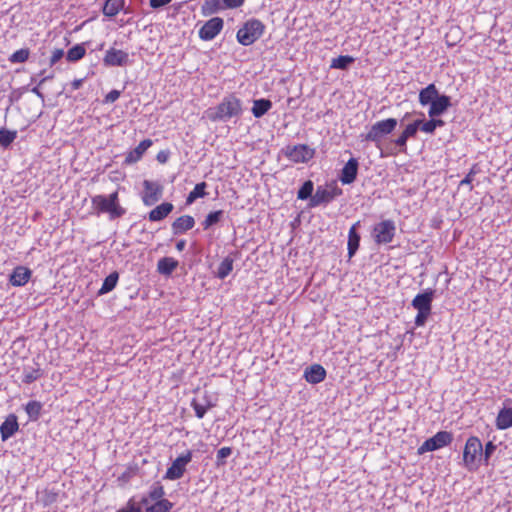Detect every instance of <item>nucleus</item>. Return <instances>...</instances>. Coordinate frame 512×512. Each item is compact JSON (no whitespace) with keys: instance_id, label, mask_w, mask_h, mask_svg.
I'll use <instances>...</instances> for the list:
<instances>
[{"instance_id":"nucleus-35","label":"nucleus","mask_w":512,"mask_h":512,"mask_svg":"<svg viewBox=\"0 0 512 512\" xmlns=\"http://www.w3.org/2000/svg\"><path fill=\"white\" fill-rule=\"evenodd\" d=\"M353 62H354V58L352 56H349V55L339 56L332 60L331 68L345 70Z\"/></svg>"},{"instance_id":"nucleus-56","label":"nucleus","mask_w":512,"mask_h":512,"mask_svg":"<svg viewBox=\"0 0 512 512\" xmlns=\"http://www.w3.org/2000/svg\"><path fill=\"white\" fill-rule=\"evenodd\" d=\"M185 246H186V241H185V240H180V241H178V242H177V244H176V249H177L178 251H183V250H184V248H185Z\"/></svg>"},{"instance_id":"nucleus-48","label":"nucleus","mask_w":512,"mask_h":512,"mask_svg":"<svg viewBox=\"0 0 512 512\" xmlns=\"http://www.w3.org/2000/svg\"><path fill=\"white\" fill-rule=\"evenodd\" d=\"M225 8L234 9L240 7L245 0H222Z\"/></svg>"},{"instance_id":"nucleus-24","label":"nucleus","mask_w":512,"mask_h":512,"mask_svg":"<svg viewBox=\"0 0 512 512\" xmlns=\"http://www.w3.org/2000/svg\"><path fill=\"white\" fill-rule=\"evenodd\" d=\"M178 261L171 257H164L158 261L157 269L162 275H171L172 272L177 268Z\"/></svg>"},{"instance_id":"nucleus-34","label":"nucleus","mask_w":512,"mask_h":512,"mask_svg":"<svg viewBox=\"0 0 512 512\" xmlns=\"http://www.w3.org/2000/svg\"><path fill=\"white\" fill-rule=\"evenodd\" d=\"M17 131L0 129V146L7 148L16 139Z\"/></svg>"},{"instance_id":"nucleus-7","label":"nucleus","mask_w":512,"mask_h":512,"mask_svg":"<svg viewBox=\"0 0 512 512\" xmlns=\"http://www.w3.org/2000/svg\"><path fill=\"white\" fill-rule=\"evenodd\" d=\"M453 435L447 431H440L433 437L427 439L418 449L419 454L435 451L451 443Z\"/></svg>"},{"instance_id":"nucleus-46","label":"nucleus","mask_w":512,"mask_h":512,"mask_svg":"<svg viewBox=\"0 0 512 512\" xmlns=\"http://www.w3.org/2000/svg\"><path fill=\"white\" fill-rule=\"evenodd\" d=\"M232 453V449L230 447H222L217 451V461H223L225 458L229 457Z\"/></svg>"},{"instance_id":"nucleus-8","label":"nucleus","mask_w":512,"mask_h":512,"mask_svg":"<svg viewBox=\"0 0 512 512\" xmlns=\"http://www.w3.org/2000/svg\"><path fill=\"white\" fill-rule=\"evenodd\" d=\"M341 194L342 190L336 185L326 188L319 186L315 194L311 197V202L309 203V205L311 207H316L321 204H327L337 196H340Z\"/></svg>"},{"instance_id":"nucleus-42","label":"nucleus","mask_w":512,"mask_h":512,"mask_svg":"<svg viewBox=\"0 0 512 512\" xmlns=\"http://www.w3.org/2000/svg\"><path fill=\"white\" fill-rule=\"evenodd\" d=\"M422 124V120H416L411 124H408L406 128L404 129L403 133L410 137H414Z\"/></svg>"},{"instance_id":"nucleus-37","label":"nucleus","mask_w":512,"mask_h":512,"mask_svg":"<svg viewBox=\"0 0 512 512\" xmlns=\"http://www.w3.org/2000/svg\"><path fill=\"white\" fill-rule=\"evenodd\" d=\"M313 182L308 180L304 182V184L301 186V188L298 190L297 197L301 200H306L308 198L311 199V197L314 195L313 193Z\"/></svg>"},{"instance_id":"nucleus-9","label":"nucleus","mask_w":512,"mask_h":512,"mask_svg":"<svg viewBox=\"0 0 512 512\" xmlns=\"http://www.w3.org/2000/svg\"><path fill=\"white\" fill-rule=\"evenodd\" d=\"M192 459V452L187 451L185 454L177 457L171 464V466L167 469L165 478L170 480H176L183 476L185 472L186 465Z\"/></svg>"},{"instance_id":"nucleus-31","label":"nucleus","mask_w":512,"mask_h":512,"mask_svg":"<svg viewBox=\"0 0 512 512\" xmlns=\"http://www.w3.org/2000/svg\"><path fill=\"white\" fill-rule=\"evenodd\" d=\"M233 269V259L230 257H226L220 263L217 270V277L220 279L226 278Z\"/></svg>"},{"instance_id":"nucleus-57","label":"nucleus","mask_w":512,"mask_h":512,"mask_svg":"<svg viewBox=\"0 0 512 512\" xmlns=\"http://www.w3.org/2000/svg\"><path fill=\"white\" fill-rule=\"evenodd\" d=\"M56 500V494H49L45 500V504L52 503Z\"/></svg>"},{"instance_id":"nucleus-61","label":"nucleus","mask_w":512,"mask_h":512,"mask_svg":"<svg viewBox=\"0 0 512 512\" xmlns=\"http://www.w3.org/2000/svg\"><path fill=\"white\" fill-rule=\"evenodd\" d=\"M52 76H47V77H44L40 82H39V86L42 85L46 80L48 79H51Z\"/></svg>"},{"instance_id":"nucleus-45","label":"nucleus","mask_w":512,"mask_h":512,"mask_svg":"<svg viewBox=\"0 0 512 512\" xmlns=\"http://www.w3.org/2000/svg\"><path fill=\"white\" fill-rule=\"evenodd\" d=\"M430 311H418V314L415 318V324L417 326H423L430 315Z\"/></svg>"},{"instance_id":"nucleus-54","label":"nucleus","mask_w":512,"mask_h":512,"mask_svg":"<svg viewBox=\"0 0 512 512\" xmlns=\"http://www.w3.org/2000/svg\"><path fill=\"white\" fill-rule=\"evenodd\" d=\"M473 176H474V171L471 170L467 175L466 177L461 180L460 182V186H464V185H470L471 182L473 181Z\"/></svg>"},{"instance_id":"nucleus-39","label":"nucleus","mask_w":512,"mask_h":512,"mask_svg":"<svg viewBox=\"0 0 512 512\" xmlns=\"http://www.w3.org/2000/svg\"><path fill=\"white\" fill-rule=\"evenodd\" d=\"M223 213L224 212L222 210H218V211L209 213L202 223L204 229H208L212 225L218 223L220 221V219L222 218Z\"/></svg>"},{"instance_id":"nucleus-12","label":"nucleus","mask_w":512,"mask_h":512,"mask_svg":"<svg viewBox=\"0 0 512 512\" xmlns=\"http://www.w3.org/2000/svg\"><path fill=\"white\" fill-rule=\"evenodd\" d=\"M223 28V20L214 17L208 20L199 30V36L203 40H212Z\"/></svg>"},{"instance_id":"nucleus-55","label":"nucleus","mask_w":512,"mask_h":512,"mask_svg":"<svg viewBox=\"0 0 512 512\" xmlns=\"http://www.w3.org/2000/svg\"><path fill=\"white\" fill-rule=\"evenodd\" d=\"M83 84V79H75L72 83H71V86H72V89L73 90H77L79 89Z\"/></svg>"},{"instance_id":"nucleus-51","label":"nucleus","mask_w":512,"mask_h":512,"mask_svg":"<svg viewBox=\"0 0 512 512\" xmlns=\"http://www.w3.org/2000/svg\"><path fill=\"white\" fill-rule=\"evenodd\" d=\"M117 512H141V508L130 501L125 508H122Z\"/></svg>"},{"instance_id":"nucleus-22","label":"nucleus","mask_w":512,"mask_h":512,"mask_svg":"<svg viewBox=\"0 0 512 512\" xmlns=\"http://www.w3.org/2000/svg\"><path fill=\"white\" fill-rule=\"evenodd\" d=\"M495 424L499 430H506L512 427V408H502L496 417Z\"/></svg>"},{"instance_id":"nucleus-29","label":"nucleus","mask_w":512,"mask_h":512,"mask_svg":"<svg viewBox=\"0 0 512 512\" xmlns=\"http://www.w3.org/2000/svg\"><path fill=\"white\" fill-rule=\"evenodd\" d=\"M118 279H119V275L117 272H113V273L109 274L104 279L102 287L98 291V295H104V294L112 291L115 288V286L118 282Z\"/></svg>"},{"instance_id":"nucleus-15","label":"nucleus","mask_w":512,"mask_h":512,"mask_svg":"<svg viewBox=\"0 0 512 512\" xmlns=\"http://www.w3.org/2000/svg\"><path fill=\"white\" fill-rule=\"evenodd\" d=\"M434 297V290L428 289L423 293L417 294L412 301V306L418 311H430Z\"/></svg>"},{"instance_id":"nucleus-33","label":"nucleus","mask_w":512,"mask_h":512,"mask_svg":"<svg viewBox=\"0 0 512 512\" xmlns=\"http://www.w3.org/2000/svg\"><path fill=\"white\" fill-rule=\"evenodd\" d=\"M173 507V503L169 500H160L146 508L145 512H169Z\"/></svg>"},{"instance_id":"nucleus-59","label":"nucleus","mask_w":512,"mask_h":512,"mask_svg":"<svg viewBox=\"0 0 512 512\" xmlns=\"http://www.w3.org/2000/svg\"><path fill=\"white\" fill-rule=\"evenodd\" d=\"M32 92H33L34 94H36L38 97L43 98V94L40 92V90H39V87H38V86H37V87H34V88L32 89Z\"/></svg>"},{"instance_id":"nucleus-11","label":"nucleus","mask_w":512,"mask_h":512,"mask_svg":"<svg viewBox=\"0 0 512 512\" xmlns=\"http://www.w3.org/2000/svg\"><path fill=\"white\" fill-rule=\"evenodd\" d=\"M314 155V151L307 145H296L287 147L286 156L293 162H307Z\"/></svg>"},{"instance_id":"nucleus-40","label":"nucleus","mask_w":512,"mask_h":512,"mask_svg":"<svg viewBox=\"0 0 512 512\" xmlns=\"http://www.w3.org/2000/svg\"><path fill=\"white\" fill-rule=\"evenodd\" d=\"M29 54V49L17 50L10 56L9 61L11 63H23L28 59Z\"/></svg>"},{"instance_id":"nucleus-10","label":"nucleus","mask_w":512,"mask_h":512,"mask_svg":"<svg viewBox=\"0 0 512 512\" xmlns=\"http://www.w3.org/2000/svg\"><path fill=\"white\" fill-rule=\"evenodd\" d=\"M144 193L142 201L146 206H152L162 197V186L156 182L145 180L143 182Z\"/></svg>"},{"instance_id":"nucleus-49","label":"nucleus","mask_w":512,"mask_h":512,"mask_svg":"<svg viewBox=\"0 0 512 512\" xmlns=\"http://www.w3.org/2000/svg\"><path fill=\"white\" fill-rule=\"evenodd\" d=\"M64 55V52L62 49H55L52 52L51 58H50V64L54 65L56 64Z\"/></svg>"},{"instance_id":"nucleus-32","label":"nucleus","mask_w":512,"mask_h":512,"mask_svg":"<svg viewBox=\"0 0 512 512\" xmlns=\"http://www.w3.org/2000/svg\"><path fill=\"white\" fill-rule=\"evenodd\" d=\"M206 183L201 182L195 185L194 189L189 193L186 203L192 204L197 198L204 197L206 195L205 188Z\"/></svg>"},{"instance_id":"nucleus-16","label":"nucleus","mask_w":512,"mask_h":512,"mask_svg":"<svg viewBox=\"0 0 512 512\" xmlns=\"http://www.w3.org/2000/svg\"><path fill=\"white\" fill-rule=\"evenodd\" d=\"M326 377V370L319 364H314L305 369L304 378L311 384H318Z\"/></svg>"},{"instance_id":"nucleus-1","label":"nucleus","mask_w":512,"mask_h":512,"mask_svg":"<svg viewBox=\"0 0 512 512\" xmlns=\"http://www.w3.org/2000/svg\"><path fill=\"white\" fill-rule=\"evenodd\" d=\"M242 113L240 99L234 95L226 96L214 109L208 111V118L212 121L226 122L233 117H239Z\"/></svg>"},{"instance_id":"nucleus-13","label":"nucleus","mask_w":512,"mask_h":512,"mask_svg":"<svg viewBox=\"0 0 512 512\" xmlns=\"http://www.w3.org/2000/svg\"><path fill=\"white\" fill-rule=\"evenodd\" d=\"M103 62L106 66H125L129 62V55L122 50L110 48L107 50Z\"/></svg>"},{"instance_id":"nucleus-60","label":"nucleus","mask_w":512,"mask_h":512,"mask_svg":"<svg viewBox=\"0 0 512 512\" xmlns=\"http://www.w3.org/2000/svg\"><path fill=\"white\" fill-rule=\"evenodd\" d=\"M157 159L160 161V162H165L166 161V156H162L161 153L158 154L157 156Z\"/></svg>"},{"instance_id":"nucleus-5","label":"nucleus","mask_w":512,"mask_h":512,"mask_svg":"<svg viewBox=\"0 0 512 512\" xmlns=\"http://www.w3.org/2000/svg\"><path fill=\"white\" fill-rule=\"evenodd\" d=\"M398 124L397 119L388 118L374 123L365 136V140L379 145L388 135H390Z\"/></svg>"},{"instance_id":"nucleus-3","label":"nucleus","mask_w":512,"mask_h":512,"mask_svg":"<svg viewBox=\"0 0 512 512\" xmlns=\"http://www.w3.org/2000/svg\"><path fill=\"white\" fill-rule=\"evenodd\" d=\"M264 32V25L260 20H248L237 32V40L240 44L248 46L258 40Z\"/></svg>"},{"instance_id":"nucleus-28","label":"nucleus","mask_w":512,"mask_h":512,"mask_svg":"<svg viewBox=\"0 0 512 512\" xmlns=\"http://www.w3.org/2000/svg\"><path fill=\"white\" fill-rule=\"evenodd\" d=\"M272 107V103L268 99H257L253 102L252 113L256 118L262 117Z\"/></svg>"},{"instance_id":"nucleus-41","label":"nucleus","mask_w":512,"mask_h":512,"mask_svg":"<svg viewBox=\"0 0 512 512\" xmlns=\"http://www.w3.org/2000/svg\"><path fill=\"white\" fill-rule=\"evenodd\" d=\"M41 376L40 369L25 370L23 373V382L30 384Z\"/></svg>"},{"instance_id":"nucleus-18","label":"nucleus","mask_w":512,"mask_h":512,"mask_svg":"<svg viewBox=\"0 0 512 512\" xmlns=\"http://www.w3.org/2000/svg\"><path fill=\"white\" fill-rule=\"evenodd\" d=\"M31 277V270L24 266L16 267L10 275V283L13 286L25 285Z\"/></svg>"},{"instance_id":"nucleus-52","label":"nucleus","mask_w":512,"mask_h":512,"mask_svg":"<svg viewBox=\"0 0 512 512\" xmlns=\"http://www.w3.org/2000/svg\"><path fill=\"white\" fill-rule=\"evenodd\" d=\"M171 1L172 0H150V6L157 9L169 4Z\"/></svg>"},{"instance_id":"nucleus-14","label":"nucleus","mask_w":512,"mask_h":512,"mask_svg":"<svg viewBox=\"0 0 512 512\" xmlns=\"http://www.w3.org/2000/svg\"><path fill=\"white\" fill-rule=\"evenodd\" d=\"M358 161L355 158H351L345 164L341 170L340 181L343 184H351L355 181L358 173Z\"/></svg>"},{"instance_id":"nucleus-44","label":"nucleus","mask_w":512,"mask_h":512,"mask_svg":"<svg viewBox=\"0 0 512 512\" xmlns=\"http://www.w3.org/2000/svg\"><path fill=\"white\" fill-rule=\"evenodd\" d=\"M495 450L496 445L493 442L489 441L486 444L485 449L483 450V457L486 463L488 462L489 458L491 457Z\"/></svg>"},{"instance_id":"nucleus-19","label":"nucleus","mask_w":512,"mask_h":512,"mask_svg":"<svg viewBox=\"0 0 512 512\" xmlns=\"http://www.w3.org/2000/svg\"><path fill=\"white\" fill-rule=\"evenodd\" d=\"M195 224V220L190 215H183L181 217H178L173 223H172V230L175 235L184 233L190 229L193 228Z\"/></svg>"},{"instance_id":"nucleus-17","label":"nucleus","mask_w":512,"mask_h":512,"mask_svg":"<svg viewBox=\"0 0 512 512\" xmlns=\"http://www.w3.org/2000/svg\"><path fill=\"white\" fill-rule=\"evenodd\" d=\"M451 105L450 97L439 95L431 104L428 111L430 117H436L445 112Z\"/></svg>"},{"instance_id":"nucleus-36","label":"nucleus","mask_w":512,"mask_h":512,"mask_svg":"<svg viewBox=\"0 0 512 512\" xmlns=\"http://www.w3.org/2000/svg\"><path fill=\"white\" fill-rule=\"evenodd\" d=\"M164 494H165V491H164L163 486L160 483L156 482L151 486L149 493H148V497L151 500L158 502L160 500H164L163 499Z\"/></svg>"},{"instance_id":"nucleus-2","label":"nucleus","mask_w":512,"mask_h":512,"mask_svg":"<svg viewBox=\"0 0 512 512\" xmlns=\"http://www.w3.org/2000/svg\"><path fill=\"white\" fill-rule=\"evenodd\" d=\"M92 205L99 213H109L111 219H116L125 214L118 203V193L114 192L109 197L96 195L92 198Z\"/></svg>"},{"instance_id":"nucleus-38","label":"nucleus","mask_w":512,"mask_h":512,"mask_svg":"<svg viewBox=\"0 0 512 512\" xmlns=\"http://www.w3.org/2000/svg\"><path fill=\"white\" fill-rule=\"evenodd\" d=\"M85 55V48L82 45H75L67 52V60L74 62L80 60Z\"/></svg>"},{"instance_id":"nucleus-27","label":"nucleus","mask_w":512,"mask_h":512,"mask_svg":"<svg viewBox=\"0 0 512 512\" xmlns=\"http://www.w3.org/2000/svg\"><path fill=\"white\" fill-rule=\"evenodd\" d=\"M124 0H106L103 6V14L114 17L123 8Z\"/></svg>"},{"instance_id":"nucleus-62","label":"nucleus","mask_w":512,"mask_h":512,"mask_svg":"<svg viewBox=\"0 0 512 512\" xmlns=\"http://www.w3.org/2000/svg\"><path fill=\"white\" fill-rule=\"evenodd\" d=\"M142 503H143V504H147V503H148V499H147V498H143V499H142Z\"/></svg>"},{"instance_id":"nucleus-6","label":"nucleus","mask_w":512,"mask_h":512,"mask_svg":"<svg viewBox=\"0 0 512 512\" xmlns=\"http://www.w3.org/2000/svg\"><path fill=\"white\" fill-rule=\"evenodd\" d=\"M395 231L393 220H383L374 226L372 236L377 244H388L393 240Z\"/></svg>"},{"instance_id":"nucleus-58","label":"nucleus","mask_w":512,"mask_h":512,"mask_svg":"<svg viewBox=\"0 0 512 512\" xmlns=\"http://www.w3.org/2000/svg\"><path fill=\"white\" fill-rule=\"evenodd\" d=\"M431 120H432V122H434L435 128L444 125V121L443 120H440V119H431Z\"/></svg>"},{"instance_id":"nucleus-43","label":"nucleus","mask_w":512,"mask_h":512,"mask_svg":"<svg viewBox=\"0 0 512 512\" xmlns=\"http://www.w3.org/2000/svg\"><path fill=\"white\" fill-rule=\"evenodd\" d=\"M192 407L195 411V415L201 419L204 417L205 413L207 412V407L199 404L198 402H196L195 400L192 401Z\"/></svg>"},{"instance_id":"nucleus-23","label":"nucleus","mask_w":512,"mask_h":512,"mask_svg":"<svg viewBox=\"0 0 512 512\" xmlns=\"http://www.w3.org/2000/svg\"><path fill=\"white\" fill-rule=\"evenodd\" d=\"M359 222L352 225L348 235V255L351 258L359 248L360 235L357 233Z\"/></svg>"},{"instance_id":"nucleus-50","label":"nucleus","mask_w":512,"mask_h":512,"mask_svg":"<svg viewBox=\"0 0 512 512\" xmlns=\"http://www.w3.org/2000/svg\"><path fill=\"white\" fill-rule=\"evenodd\" d=\"M120 97V91L118 90H112L110 91L106 97H105V101L107 103H113L115 102L118 98Z\"/></svg>"},{"instance_id":"nucleus-26","label":"nucleus","mask_w":512,"mask_h":512,"mask_svg":"<svg viewBox=\"0 0 512 512\" xmlns=\"http://www.w3.org/2000/svg\"><path fill=\"white\" fill-rule=\"evenodd\" d=\"M152 140L145 139L141 141L138 146L127 156L126 161L127 162H135L139 160L142 155L145 153V151L152 146Z\"/></svg>"},{"instance_id":"nucleus-21","label":"nucleus","mask_w":512,"mask_h":512,"mask_svg":"<svg viewBox=\"0 0 512 512\" xmlns=\"http://www.w3.org/2000/svg\"><path fill=\"white\" fill-rule=\"evenodd\" d=\"M18 430L17 417L9 415L0 426L2 440H7Z\"/></svg>"},{"instance_id":"nucleus-20","label":"nucleus","mask_w":512,"mask_h":512,"mask_svg":"<svg viewBox=\"0 0 512 512\" xmlns=\"http://www.w3.org/2000/svg\"><path fill=\"white\" fill-rule=\"evenodd\" d=\"M174 209V206L172 203L165 202L160 204L159 206L155 207L149 212V220L150 221H161L164 218H166Z\"/></svg>"},{"instance_id":"nucleus-47","label":"nucleus","mask_w":512,"mask_h":512,"mask_svg":"<svg viewBox=\"0 0 512 512\" xmlns=\"http://www.w3.org/2000/svg\"><path fill=\"white\" fill-rule=\"evenodd\" d=\"M419 129H421L425 133H433L435 131V124L432 122V120H429L427 122H423L420 125Z\"/></svg>"},{"instance_id":"nucleus-30","label":"nucleus","mask_w":512,"mask_h":512,"mask_svg":"<svg viewBox=\"0 0 512 512\" xmlns=\"http://www.w3.org/2000/svg\"><path fill=\"white\" fill-rule=\"evenodd\" d=\"M42 409V404L38 401H30L26 404L25 410L32 421L38 420Z\"/></svg>"},{"instance_id":"nucleus-4","label":"nucleus","mask_w":512,"mask_h":512,"mask_svg":"<svg viewBox=\"0 0 512 512\" xmlns=\"http://www.w3.org/2000/svg\"><path fill=\"white\" fill-rule=\"evenodd\" d=\"M483 458V446L477 437L468 438L464 452L463 461L469 470L476 469Z\"/></svg>"},{"instance_id":"nucleus-25","label":"nucleus","mask_w":512,"mask_h":512,"mask_svg":"<svg viewBox=\"0 0 512 512\" xmlns=\"http://www.w3.org/2000/svg\"><path fill=\"white\" fill-rule=\"evenodd\" d=\"M439 96L438 90L434 84H429L419 93V102L422 105L431 104Z\"/></svg>"},{"instance_id":"nucleus-53","label":"nucleus","mask_w":512,"mask_h":512,"mask_svg":"<svg viewBox=\"0 0 512 512\" xmlns=\"http://www.w3.org/2000/svg\"><path fill=\"white\" fill-rule=\"evenodd\" d=\"M408 139V136L402 132L401 135L395 140V144L400 148H404L406 147Z\"/></svg>"}]
</instances>
